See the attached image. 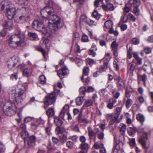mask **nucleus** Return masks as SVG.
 I'll return each instance as SVG.
<instances>
[{"mask_svg":"<svg viewBox=\"0 0 153 153\" xmlns=\"http://www.w3.org/2000/svg\"><path fill=\"white\" fill-rule=\"evenodd\" d=\"M12 25V22L10 20L8 21H4V25L3 27L4 29H8L11 28Z\"/></svg>","mask_w":153,"mask_h":153,"instance_id":"obj_21","label":"nucleus"},{"mask_svg":"<svg viewBox=\"0 0 153 153\" xmlns=\"http://www.w3.org/2000/svg\"><path fill=\"white\" fill-rule=\"evenodd\" d=\"M108 32L110 34H113L115 36H117L118 35V32L116 30H114L112 27L110 28Z\"/></svg>","mask_w":153,"mask_h":153,"instance_id":"obj_45","label":"nucleus"},{"mask_svg":"<svg viewBox=\"0 0 153 153\" xmlns=\"http://www.w3.org/2000/svg\"><path fill=\"white\" fill-rule=\"evenodd\" d=\"M28 35L30 39L32 40H34L37 37V35L35 33L30 32L28 33Z\"/></svg>","mask_w":153,"mask_h":153,"instance_id":"obj_33","label":"nucleus"},{"mask_svg":"<svg viewBox=\"0 0 153 153\" xmlns=\"http://www.w3.org/2000/svg\"><path fill=\"white\" fill-rule=\"evenodd\" d=\"M16 35H19V38L16 39V44L17 47L19 46H23L25 44L24 39L25 37V34L21 31H19L18 34Z\"/></svg>","mask_w":153,"mask_h":153,"instance_id":"obj_11","label":"nucleus"},{"mask_svg":"<svg viewBox=\"0 0 153 153\" xmlns=\"http://www.w3.org/2000/svg\"><path fill=\"white\" fill-rule=\"evenodd\" d=\"M39 82L42 85H44L46 83V78L43 75H40L39 78Z\"/></svg>","mask_w":153,"mask_h":153,"instance_id":"obj_29","label":"nucleus"},{"mask_svg":"<svg viewBox=\"0 0 153 153\" xmlns=\"http://www.w3.org/2000/svg\"><path fill=\"white\" fill-rule=\"evenodd\" d=\"M65 131L62 132H57L59 134L60 142L62 145H63L66 142L67 140L66 135L63 133Z\"/></svg>","mask_w":153,"mask_h":153,"instance_id":"obj_15","label":"nucleus"},{"mask_svg":"<svg viewBox=\"0 0 153 153\" xmlns=\"http://www.w3.org/2000/svg\"><path fill=\"white\" fill-rule=\"evenodd\" d=\"M3 110L4 113L9 116L14 114L16 112L15 104L11 102H7L4 104L3 107Z\"/></svg>","mask_w":153,"mask_h":153,"instance_id":"obj_4","label":"nucleus"},{"mask_svg":"<svg viewBox=\"0 0 153 153\" xmlns=\"http://www.w3.org/2000/svg\"><path fill=\"white\" fill-rule=\"evenodd\" d=\"M78 120L79 122L87 124L88 123H89V121L88 120L82 116V113H81L79 114Z\"/></svg>","mask_w":153,"mask_h":153,"instance_id":"obj_22","label":"nucleus"},{"mask_svg":"<svg viewBox=\"0 0 153 153\" xmlns=\"http://www.w3.org/2000/svg\"><path fill=\"white\" fill-rule=\"evenodd\" d=\"M93 104V102L91 99L87 100H85V104L86 107L92 105Z\"/></svg>","mask_w":153,"mask_h":153,"instance_id":"obj_47","label":"nucleus"},{"mask_svg":"<svg viewBox=\"0 0 153 153\" xmlns=\"http://www.w3.org/2000/svg\"><path fill=\"white\" fill-rule=\"evenodd\" d=\"M57 92L56 91L48 94L45 96L44 99V108L46 109L47 108V106L51 105L53 104L55 102L56 98V96L60 91H57Z\"/></svg>","mask_w":153,"mask_h":153,"instance_id":"obj_3","label":"nucleus"},{"mask_svg":"<svg viewBox=\"0 0 153 153\" xmlns=\"http://www.w3.org/2000/svg\"><path fill=\"white\" fill-rule=\"evenodd\" d=\"M86 91V88L85 87H82L79 89V91L81 94L85 95Z\"/></svg>","mask_w":153,"mask_h":153,"instance_id":"obj_56","label":"nucleus"},{"mask_svg":"<svg viewBox=\"0 0 153 153\" xmlns=\"http://www.w3.org/2000/svg\"><path fill=\"white\" fill-rule=\"evenodd\" d=\"M152 51V49L149 47H147L144 48V52L146 54L150 53Z\"/></svg>","mask_w":153,"mask_h":153,"instance_id":"obj_60","label":"nucleus"},{"mask_svg":"<svg viewBox=\"0 0 153 153\" xmlns=\"http://www.w3.org/2000/svg\"><path fill=\"white\" fill-rule=\"evenodd\" d=\"M139 143L141 144L143 147L144 148L146 149L148 148V147L146 146V141L143 138H140L139 140Z\"/></svg>","mask_w":153,"mask_h":153,"instance_id":"obj_39","label":"nucleus"},{"mask_svg":"<svg viewBox=\"0 0 153 153\" xmlns=\"http://www.w3.org/2000/svg\"><path fill=\"white\" fill-rule=\"evenodd\" d=\"M89 71V68L87 66L85 67L83 69L82 76H84V75L88 76V74Z\"/></svg>","mask_w":153,"mask_h":153,"instance_id":"obj_40","label":"nucleus"},{"mask_svg":"<svg viewBox=\"0 0 153 153\" xmlns=\"http://www.w3.org/2000/svg\"><path fill=\"white\" fill-rule=\"evenodd\" d=\"M49 19L48 27L49 29L54 31L60 27L59 26L61 22V18L56 15L53 14L49 16H47Z\"/></svg>","mask_w":153,"mask_h":153,"instance_id":"obj_2","label":"nucleus"},{"mask_svg":"<svg viewBox=\"0 0 153 153\" xmlns=\"http://www.w3.org/2000/svg\"><path fill=\"white\" fill-rule=\"evenodd\" d=\"M46 114L49 117H51L54 115V108L53 107L50 108L46 111Z\"/></svg>","mask_w":153,"mask_h":153,"instance_id":"obj_18","label":"nucleus"},{"mask_svg":"<svg viewBox=\"0 0 153 153\" xmlns=\"http://www.w3.org/2000/svg\"><path fill=\"white\" fill-rule=\"evenodd\" d=\"M102 147L100 149V153H106V150L104 147V144L103 143L102 144Z\"/></svg>","mask_w":153,"mask_h":153,"instance_id":"obj_64","label":"nucleus"},{"mask_svg":"<svg viewBox=\"0 0 153 153\" xmlns=\"http://www.w3.org/2000/svg\"><path fill=\"white\" fill-rule=\"evenodd\" d=\"M83 100V97H77L76 100V104L78 105H82Z\"/></svg>","mask_w":153,"mask_h":153,"instance_id":"obj_37","label":"nucleus"},{"mask_svg":"<svg viewBox=\"0 0 153 153\" xmlns=\"http://www.w3.org/2000/svg\"><path fill=\"white\" fill-rule=\"evenodd\" d=\"M147 79V77L146 74L143 75H138V79L139 80L142 81L143 82L146 80Z\"/></svg>","mask_w":153,"mask_h":153,"instance_id":"obj_36","label":"nucleus"},{"mask_svg":"<svg viewBox=\"0 0 153 153\" xmlns=\"http://www.w3.org/2000/svg\"><path fill=\"white\" fill-rule=\"evenodd\" d=\"M133 102L130 99H128L126 103V108H128L132 104Z\"/></svg>","mask_w":153,"mask_h":153,"instance_id":"obj_44","label":"nucleus"},{"mask_svg":"<svg viewBox=\"0 0 153 153\" xmlns=\"http://www.w3.org/2000/svg\"><path fill=\"white\" fill-rule=\"evenodd\" d=\"M88 135L89 138L90 140H91L93 138V136L95 135V133L92 128L90 127H88Z\"/></svg>","mask_w":153,"mask_h":153,"instance_id":"obj_25","label":"nucleus"},{"mask_svg":"<svg viewBox=\"0 0 153 153\" xmlns=\"http://www.w3.org/2000/svg\"><path fill=\"white\" fill-rule=\"evenodd\" d=\"M20 66L21 69H23V74L24 76L28 77L31 75L32 73V70L31 68H24V65H20Z\"/></svg>","mask_w":153,"mask_h":153,"instance_id":"obj_14","label":"nucleus"},{"mask_svg":"<svg viewBox=\"0 0 153 153\" xmlns=\"http://www.w3.org/2000/svg\"><path fill=\"white\" fill-rule=\"evenodd\" d=\"M27 18V16L25 13H23L19 17V19L21 21H25Z\"/></svg>","mask_w":153,"mask_h":153,"instance_id":"obj_52","label":"nucleus"},{"mask_svg":"<svg viewBox=\"0 0 153 153\" xmlns=\"http://www.w3.org/2000/svg\"><path fill=\"white\" fill-rule=\"evenodd\" d=\"M136 68V64H134L132 62H128L127 65V68L128 71L131 74H133V72Z\"/></svg>","mask_w":153,"mask_h":153,"instance_id":"obj_16","label":"nucleus"},{"mask_svg":"<svg viewBox=\"0 0 153 153\" xmlns=\"http://www.w3.org/2000/svg\"><path fill=\"white\" fill-rule=\"evenodd\" d=\"M102 9L105 11H112L116 8V7L114 6L113 4L111 3H108L106 4H102Z\"/></svg>","mask_w":153,"mask_h":153,"instance_id":"obj_12","label":"nucleus"},{"mask_svg":"<svg viewBox=\"0 0 153 153\" xmlns=\"http://www.w3.org/2000/svg\"><path fill=\"white\" fill-rule=\"evenodd\" d=\"M128 134L129 135H134L136 133V129L134 128L130 127L127 129Z\"/></svg>","mask_w":153,"mask_h":153,"instance_id":"obj_28","label":"nucleus"},{"mask_svg":"<svg viewBox=\"0 0 153 153\" xmlns=\"http://www.w3.org/2000/svg\"><path fill=\"white\" fill-rule=\"evenodd\" d=\"M36 138L34 135H32L25 140V146L27 148L31 147L34 144Z\"/></svg>","mask_w":153,"mask_h":153,"instance_id":"obj_8","label":"nucleus"},{"mask_svg":"<svg viewBox=\"0 0 153 153\" xmlns=\"http://www.w3.org/2000/svg\"><path fill=\"white\" fill-rule=\"evenodd\" d=\"M16 10L15 8L8 9L7 11V16L8 19L10 20L13 18L15 14Z\"/></svg>","mask_w":153,"mask_h":153,"instance_id":"obj_13","label":"nucleus"},{"mask_svg":"<svg viewBox=\"0 0 153 153\" xmlns=\"http://www.w3.org/2000/svg\"><path fill=\"white\" fill-rule=\"evenodd\" d=\"M102 143H101L100 144L97 142H95L93 145V147L94 149H100L102 147Z\"/></svg>","mask_w":153,"mask_h":153,"instance_id":"obj_49","label":"nucleus"},{"mask_svg":"<svg viewBox=\"0 0 153 153\" xmlns=\"http://www.w3.org/2000/svg\"><path fill=\"white\" fill-rule=\"evenodd\" d=\"M19 38V35L16 34L12 36L7 41L9 46L11 48H14L17 47L16 39Z\"/></svg>","mask_w":153,"mask_h":153,"instance_id":"obj_10","label":"nucleus"},{"mask_svg":"<svg viewBox=\"0 0 153 153\" xmlns=\"http://www.w3.org/2000/svg\"><path fill=\"white\" fill-rule=\"evenodd\" d=\"M21 137L25 140L29 137V134L26 130L22 131V133L21 134Z\"/></svg>","mask_w":153,"mask_h":153,"instance_id":"obj_31","label":"nucleus"},{"mask_svg":"<svg viewBox=\"0 0 153 153\" xmlns=\"http://www.w3.org/2000/svg\"><path fill=\"white\" fill-rule=\"evenodd\" d=\"M39 125V122L36 119L34 120L31 123V128L32 129L35 130L36 129Z\"/></svg>","mask_w":153,"mask_h":153,"instance_id":"obj_27","label":"nucleus"},{"mask_svg":"<svg viewBox=\"0 0 153 153\" xmlns=\"http://www.w3.org/2000/svg\"><path fill=\"white\" fill-rule=\"evenodd\" d=\"M81 78V80L83 81L84 83V84L85 85L88 84L90 81V79L88 77L86 78L85 80L84 79V76H82Z\"/></svg>","mask_w":153,"mask_h":153,"instance_id":"obj_54","label":"nucleus"},{"mask_svg":"<svg viewBox=\"0 0 153 153\" xmlns=\"http://www.w3.org/2000/svg\"><path fill=\"white\" fill-rule=\"evenodd\" d=\"M18 63V61L17 58L15 56H13L8 60L7 62L8 67L10 70L13 68H15L16 69V66Z\"/></svg>","mask_w":153,"mask_h":153,"instance_id":"obj_7","label":"nucleus"},{"mask_svg":"<svg viewBox=\"0 0 153 153\" xmlns=\"http://www.w3.org/2000/svg\"><path fill=\"white\" fill-rule=\"evenodd\" d=\"M125 83L122 80L119 81L117 82V87L119 90H122L125 87Z\"/></svg>","mask_w":153,"mask_h":153,"instance_id":"obj_30","label":"nucleus"},{"mask_svg":"<svg viewBox=\"0 0 153 153\" xmlns=\"http://www.w3.org/2000/svg\"><path fill=\"white\" fill-rule=\"evenodd\" d=\"M130 145V146L134 147L135 146V138L129 139Z\"/></svg>","mask_w":153,"mask_h":153,"instance_id":"obj_57","label":"nucleus"},{"mask_svg":"<svg viewBox=\"0 0 153 153\" xmlns=\"http://www.w3.org/2000/svg\"><path fill=\"white\" fill-rule=\"evenodd\" d=\"M133 4L134 7H138L141 4L140 0H133Z\"/></svg>","mask_w":153,"mask_h":153,"instance_id":"obj_41","label":"nucleus"},{"mask_svg":"<svg viewBox=\"0 0 153 153\" xmlns=\"http://www.w3.org/2000/svg\"><path fill=\"white\" fill-rule=\"evenodd\" d=\"M80 147L82 149L87 150L89 148V147L88 143H83L80 144Z\"/></svg>","mask_w":153,"mask_h":153,"instance_id":"obj_38","label":"nucleus"},{"mask_svg":"<svg viewBox=\"0 0 153 153\" xmlns=\"http://www.w3.org/2000/svg\"><path fill=\"white\" fill-rule=\"evenodd\" d=\"M27 86L18 84L16 88V93L14 94L15 101L18 103L21 102L26 97Z\"/></svg>","mask_w":153,"mask_h":153,"instance_id":"obj_1","label":"nucleus"},{"mask_svg":"<svg viewBox=\"0 0 153 153\" xmlns=\"http://www.w3.org/2000/svg\"><path fill=\"white\" fill-rule=\"evenodd\" d=\"M111 46L112 49L118 48V44L117 43L116 41H114L111 43Z\"/></svg>","mask_w":153,"mask_h":153,"instance_id":"obj_51","label":"nucleus"},{"mask_svg":"<svg viewBox=\"0 0 153 153\" xmlns=\"http://www.w3.org/2000/svg\"><path fill=\"white\" fill-rule=\"evenodd\" d=\"M82 41L84 42H88V36L85 34H83L82 36Z\"/></svg>","mask_w":153,"mask_h":153,"instance_id":"obj_61","label":"nucleus"},{"mask_svg":"<svg viewBox=\"0 0 153 153\" xmlns=\"http://www.w3.org/2000/svg\"><path fill=\"white\" fill-rule=\"evenodd\" d=\"M54 122L57 127L56 128L57 132H62L65 131L64 127L62 126L63 122L58 117L56 116L54 117Z\"/></svg>","mask_w":153,"mask_h":153,"instance_id":"obj_6","label":"nucleus"},{"mask_svg":"<svg viewBox=\"0 0 153 153\" xmlns=\"http://www.w3.org/2000/svg\"><path fill=\"white\" fill-rule=\"evenodd\" d=\"M117 100L114 98H111L109 100V102L107 105V108L110 109L112 108L113 105L116 103Z\"/></svg>","mask_w":153,"mask_h":153,"instance_id":"obj_19","label":"nucleus"},{"mask_svg":"<svg viewBox=\"0 0 153 153\" xmlns=\"http://www.w3.org/2000/svg\"><path fill=\"white\" fill-rule=\"evenodd\" d=\"M86 64L90 66L92 65L94 63V61L93 59L88 58L85 59Z\"/></svg>","mask_w":153,"mask_h":153,"instance_id":"obj_42","label":"nucleus"},{"mask_svg":"<svg viewBox=\"0 0 153 153\" xmlns=\"http://www.w3.org/2000/svg\"><path fill=\"white\" fill-rule=\"evenodd\" d=\"M99 43L100 45L102 46H104L106 47V43L105 41L102 39L99 40Z\"/></svg>","mask_w":153,"mask_h":153,"instance_id":"obj_62","label":"nucleus"},{"mask_svg":"<svg viewBox=\"0 0 153 153\" xmlns=\"http://www.w3.org/2000/svg\"><path fill=\"white\" fill-rule=\"evenodd\" d=\"M51 7L47 6V7H45L46 13L48 15V16H49L52 15L53 14V9Z\"/></svg>","mask_w":153,"mask_h":153,"instance_id":"obj_23","label":"nucleus"},{"mask_svg":"<svg viewBox=\"0 0 153 153\" xmlns=\"http://www.w3.org/2000/svg\"><path fill=\"white\" fill-rule=\"evenodd\" d=\"M108 62H104V65L101 66L100 68V70L101 71H104L106 70L107 68V65Z\"/></svg>","mask_w":153,"mask_h":153,"instance_id":"obj_50","label":"nucleus"},{"mask_svg":"<svg viewBox=\"0 0 153 153\" xmlns=\"http://www.w3.org/2000/svg\"><path fill=\"white\" fill-rule=\"evenodd\" d=\"M87 17L85 15H81L80 19V23H81L82 22H85L87 23L88 25L90 26H92V25L90 24L86 20Z\"/></svg>","mask_w":153,"mask_h":153,"instance_id":"obj_26","label":"nucleus"},{"mask_svg":"<svg viewBox=\"0 0 153 153\" xmlns=\"http://www.w3.org/2000/svg\"><path fill=\"white\" fill-rule=\"evenodd\" d=\"M92 15L97 20H98L100 18V15L98 13L97 10H94L92 13Z\"/></svg>","mask_w":153,"mask_h":153,"instance_id":"obj_43","label":"nucleus"},{"mask_svg":"<svg viewBox=\"0 0 153 153\" xmlns=\"http://www.w3.org/2000/svg\"><path fill=\"white\" fill-rule=\"evenodd\" d=\"M69 108V106L68 105L66 104L63 108L61 112L59 115V116L62 119H64L65 115V110L68 111Z\"/></svg>","mask_w":153,"mask_h":153,"instance_id":"obj_20","label":"nucleus"},{"mask_svg":"<svg viewBox=\"0 0 153 153\" xmlns=\"http://www.w3.org/2000/svg\"><path fill=\"white\" fill-rule=\"evenodd\" d=\"M42 39L43 41V43L46 45L49 43L51 42V41L50 39V37H44L42 38Z\"/></svg>","mask_w":153,"mask_h":153,"instance_id":"obj_55","label":"nucleus"},{"mask_svg":"<svg viewBox=\"0 0 153 153\" xmlns=\"http://www.w3.org/2000/svg\"><path fill=\"white\" fill-rule=\"evenodd\" d=\"M118 116H113L111 119V120L109 122V123L110 125H112L115 122L119 123V121L118 119Z\"/></svg>","mask_w":153,"mask_h":153,"instance_id":"obj_35","label":"nucleus"},{"mask_svg":"<svg viewBox=\"0 0 153 153\" xmlns=\"http://www.w3.org/2000/svg\"><path fill=\"white\" fill-rule=\"evenodd\" d=\"M9 4L8 3L7 1H2L0 4V9L2 10H4L5 8L6 9H7Z\"/></svg>","mask_w":153,"mask_h":153,"instance_id":"obj_24","label":"nucleus"},{"mask_svg":"<svg viewBox=\"0 0 153 153\" xmlns=\"http://www.w3.org/2000/svg\"><path fill=\"white\" fill-rule=\"evenodd\" d=\"M36 50L38 51L41 52L43 56L44 57H45V52L44 49H43L42 47H40L37 48Z\"/></svg>","mask_w":153,"mask_h":153,"instance_id":"obj_48","label":"nucleus"},{"mask_svg":"<svg viewBox=\"0 0 153 153\" xmlns=\"http://www.w3.org/2000/svg\"><path fill=\"white\" fill-rule=\"evenodd\" d=\"M112 94L114 97L116 99L118 98L120 95V93L118 92H116V91L115 90L113 91Z\"/></svg>","mask_w":153,"mask_h":153,"instance_id":"obj_59","label":"nucleus"},{"mask_svg":"<svg viewBox=\"0 0 153 153\" xmlns=\"http://www.w3.org/2000/svg\"><path fill=\"white\" fill-rule=\"evenodd\" d=\"M45 3L48 6L51 7L53 4L52 0H45Z\"/></svg>","mask_w":153,"mask_h":153,"instance_id":"obj_58","label":"nucleus"},{"mask_svg":"<svg viewBox=\"0 0 153 153\" xmlns=\"http://www.w3.org/2000/svg\"><path fill=\"white\" fill-rule=\"evenodd\" d=\"M131 42L133 45H137L140 43V40L137 38L135 37L132 39Z\"/></svg>","mask_w":153,"mask_h":153,"instance_id":"obj_46","label":"nucleus"},{"mask_svg":"<svg viewBox=\"0 0 153 153\" xmlns=\"http://www.w3.org/2000/svg\"><path fill=\"white\" fill-rule=\"evenodd\" d=\"M62 73H58V75L59 77L61 79L63 78V77H62L63 76H64L66 75L68 73V70L66 66L63 67L62 68Z\"/></svg>","mask_w":153,"mask_h":153,"instance_id":"obj_17","label":"nucleus"},{"mask_svg":"<svg viewBox=\"0 0 153 153\" xmlns=\"http://www.w3.org/2000/svg\"><path fill=\"white\" fill-rule=\"evenodd\" d=\"M123 143L122 141L118 142H115L114 145L112 150L113 153H119L120 150L122 151L123 149Z\"/></svg>","mask_w":153,"mask_h":153,"instance_id":"obj_9","label":"nucleus"},{"mask_svg":"<svg viewBox=\"0 0 153 153\" xmlns=\"http://www.w3.org/2000/svg\"><path fill=\"white\" fill-rule=\"evenodd\" d=\"M126 128V126L125 124H123L121 126L120 131L123 134H124L125 133Z\"/></svg>","mask_w":153,"mask_h":153,"instance_id":"obj_53","label":"nucleus"},{"mask_svg":"<svg viewBox=\"0 0 153 153\" xmlns=\"http://www.w3.org/2000/svg\"><path fill=\"white\" fill-rule=\"evenodd\" d=\"M137 120L141 122L142 124L145 120V118L144 116L141 114H138L136 116Z\"/></svg>","mask_w":153,"mask_h":153,"instance_id":"obj_32","label":"nucleus"},{"mask_svg":"<svg viewBox=\"0 0 153 153\" xmlns=\"http://www.w3.org/2000/svg\"><path fill=\"white\" fill-rule=\"evenodd\" d=\"M113 23L111 21L108 20L106 21L104 23V26L108 28H110L112 27Z\"/></svg>","mask_w":153,"mask_h":153,"instance_id":"obj_34","label":"nucleus"},{"mask_svg":"<svg viewBox=\"0 0 153 153\" xmlns=\"http://www.w3.org/2000/svg\"><path fill=\"white\" fill-rule=\"evenodd\" d=\"M66 146L69 149L72 148L74 146L73 143L70 141H68L66 144Z\"/></svg>","mask_w":153,"mask_h":153,"instance_id":"obj_63","label":"nucleus"},{"mask_svg":"<svg viewBox=\"0 0 153 153\" xmlns=\"http://www.w3.org/2000/svg\"><path fill=\"white\" fill-rule=\"evenodd\" d=\"M32 27L39 31H42L45 29V26L43 23L42 19H39L34 21L32 24Z\"/></svg>","mask_w":153,"mask_h":153,"instance_id":"obj_5","label":"nucleus"}]
</instances>
